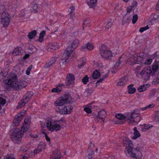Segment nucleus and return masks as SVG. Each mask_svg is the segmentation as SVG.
I'll list each match as a JSON object with an SVG mask.
<instances>
[{
  "mask_svg": "<svg viewBox=\"0 0 159 159\" xmlns=\"http://www.w3.org/2000/svg\"><path fill=\"white\" fill-rule=\"evenodd\" d=\"M25 11L24 10H22L20 12L19 16L20 17H24L25 15Z\"/></svg>",
  "mask_w": 159,
  "mask_h": 159,
  "instance_id": "13d9d810",
  "label": "nucleus"
},
{
  "mask_svg": "<svg viewBox=\"0 0 159 159\" xmlns=\"http://www.w3.org/2000/svg\"><path fill=\"white\" fill-rule=\"evenodd\" d=\"M30 120V117L25 118L24 120V123L21 127L20 130L17 128H15L13 130V132L10 135V138L15 143L19 144L21 142L23 133L28 130V127Z\"/></svg>",
  "mask_w": 159,
  "mask_h": 159,
  "instance_id": "f257e3e1",
  "label": "nucleus"
},
{
  "mask_svg": "<svg viewBox=\"0 0 159 159\" xmlns=\"http://www.w3.org/2000/svg\"><path fill=\"white\" fill-rule=\"evenodd\" d=\"M59 46L57 43H54L52 44L49 45L47 48L48 51L51 52L52 50L57 49L58 48Z\"/></svg>",
  "mask_w": 159,
  "mask_h": 159,
  "instance_id": "a878e982",
  "label": "nucleus"
},
{
  "mask_svg": "<svg viewBox=\"0 0 159 159\" xmlns=\"http://www.w3.org/2000/svg\"><path fill=\"white\" fill-rule=\"evenodd\" d=\"M138 19V16L137 15L135 14L133 16L132 19V23L135 24L137 21Z\"/></svg>",
  "mask_w": 159,
  "mask_h": 159,
  "instance_id": "3c124183",
  "label": "nucleus"
},
{
  "mask_svg": "<svg viewBox=\"0 0 159 159\" xmlns=\"http://www.w3.org/2000/svg\"><path fill=\"white\" fill-rule=\"evenodd\" d=\"M154 120L155 122L159 123V111L156 112L155 114V116L154 118Z\"/></svg>",
  "mask_w": 159,
  "mask_h": 159,
  "instance_id": "37998d69",
  "label": "nucleus"
},
{
  "mask_svg": "<svg viewBox=\"0 0 159 159\" xmlns=\"http://www.w3.org/2000/svg\"><path fill=\"white\" fill-rule=\"evenodd\" d=\"M84 111L88 113H90L92 111L91 109L87 107H86L84 108Z\"/></svg>",
  "mask_w": 159,
  "mask_h": 159,
  "instance_id": "4d7b16f0",
  "label": "nucleus"
},
{
  "mask_svg": "<svg viewBox=\"0 0 159 159\" xmlns=\"http://www.w3.org/2000/svg\"><path fill=\"white\" fill-rule=\"evenodd\" d=\"M97 0H90L88 4L90 8H94L97 6Z\"/></svg>",
  "mask_w": 159,
  "mask_h": 159,
  "instance_id": "c85d7f7f",
  "label": "nucleus"
},
{
  "mask_svg": "<svg viewBox=\"0 0 159 159\" xmlns=\"http://www.w3.org/2000/svg\"><path fill=\"white\" fill-rule=\"evenodd\" d=\"M11 78L7 81H5V84L9 85L11 87H13V84L14 83H16L17 81L16 79L17 76L15 74H11L10 75Z\"/></svg>",
  "mask_w": 159,
  "mask_h": 159,
  "instance_id": "9b49d317",
  "label": "nucleus"
},
{
  "mask_svg": "<svg viewBox=\"0 0 159 159\" xmlns=\"http://www.w3.org/2000/svg\"><path fill=\"white\" fill-rule=\"evenodd\" d=\"M90 23V21L89 20H84L83 23V28L84 30L85 26H89V24Z\"/></svg>",
  "mask_w": 159,
  "mask_h": 159,
  "instance_id": "58836bf2",
  "label": "nucleus"
},
{
  "mask_svg": "<svg viewBox=\"0 0 159 159\" xmlns=\"http://www.w3.org/2000/svg\"><path fill=\"white\" fill-rule=\"evenodd\" d=\"M155 9L157 11L159 10V2H158L156 4Z\"/></svg>",
  "mask_w": 159,
  "mask_h": 159,
  "instance_id": "774afa93",
  "label": "nucleus"
},
{
  "mask_svg": "<svg viewBox=\"0 0 159 159\" xmlns=\"http://www.w3.org/2000/svg\"><path fill=\"white\" fill-rule=\"evenodd\" d=\"M128 61L131 65L137 63L138 55L136 54L132 55L129 57Z\"/></svg>",
  "mask_w": 159,
  "mask_h": 159,
  "instance_id": "dca6fc26",
  "label": "nucleus"
},
{
  "mask_svg": "<svg viewBox=\"0 0 159 159\" xmlns=\"http://www.w3.org/2000/svg\"><path fill=\"white\" fill-rule=\"evenodd\" d=\"M27 84V82L23 80H21L20 82L17 80L15 84L14 83L13 84L12 88L17 89H21L26 87Z\"/></svg>",
  "mask_w": 159,
  "mask_h": 159,
  "instance_id": "9d476101",
  "label": "nucleus"
},
{
  "mask_svg": "<svg viewBox=\"0 0 159 159\" xmlns=\"http://www.w3.org/2000/svg\"><path fill=\"white\" fill-rule=\"evenodd\" d=\"M159 68V66L158 64L156 63L153 65L152 66V73L153 72L154 74V72H156L157 70Z\"/></svg>",
  "mask_w": 159,
  "mask_h": 159,
  "instance_id": "a19ab883",
  "label": "nucleus"
},
{
  "mask_svg": "<svg viewBox=\"0 0 159 159\" xmlns=\"http://www.w3.org/2000/svg\"><path fill=\"white\" fill-rule=\"evenodd\" d=\"M141 66H138L136 68L135 71L137 73H139V71L141 69Z\"/></svg>",
  "mask_w": 159,
  "mask_h": 159,
  "instance_id": "680f3d73",
  "label": "nucleus"
},
{
  "mask_svg": "<svg viewBox=\"0 0 159 159\" xmlns=\"http://www.w3.org/2000/svg\"><path fill=\"white\" fill-rule=\"evenodd\" d=\"M33 95V93L31 91L27 92L23 97L22 98L25 102H27L30 100L31 97Z\"/></svg>",
  "mask_w": 159,
  "mask_h": 159,
  "instance_id": "f3484780",
  "label": "nucleus"
},
{
  "mask_svg": "<svg viewBox=\"0 0 159 159\" xmlns=\"http://www.w3.org/2000/svg\"><path fill=\"white\" fill-rule=\"evenodd\" d=\"M86 45L87 48L89 50H93L94 47L93 45L89 43H87Z\"/></svg>",
  "mask_w": 159,
  "mask_h": 159,
  "instance_id": "49530a36",
  "label": "nucleus"
},
{
  "mask_svg": "<svg viewBox=\"0 0 159 159\" xmlns=\"http://www.w3.org/2000/svg\"><path fill=\"white\" fill-rule=\"evenodd\" d=\"M145 60L143 63V64H144L145 65H150L152 61V59L151 58L146 59V58H145Z\"/></svg>",
  "mask_w": 159,
  "mask_h": 159,
  "instance_id": "a18cd8bd",
  "label": "nucleus"
},
{
  "mask_svg": "<svg viewBox=\"0 0 159 159\" xmlns=\"http://www.w3.org/2000/svg\"><path fill=\"white\" fill-rule=\"evenodd\" d=\"M113 25V23L111 22V20L109 21L105 26V28L107 29H109L111 28Z\"/></svg>",
  "mask_w": 159,
  "mask_h": 159,
  "instance_id": "8fccbe9b",
  "label": "nucleus"
},
{
  "mask_svg": "<svg viewBox=\"0 0 159 159\" xmlns=\"http://www.w3.org/2000/svg\"><path fill=\"white\" fill-rule=\"evenodd\" d=\"M5 100L2 98H0V104H4L6 103Z\"/></svg>",
  "mask_w": 159,
  "mask_h": 159,
  "instance_id": "052dcab7",
  "label": "nucleus"
},
{
  "mask_svg": "<svg viewBox=\"0 0 159 159\" xmlns=\"http://www.w3.org/2000/svg\"><path fill=\"white\" fill-rule=\"evenodd\" d=\"M73 52V49L70 47H68L63 54L62 61L63 62H65Z\"/></svg>",
  "mask_w": 159,
  "mask_h": 159,
  "instance_id": "1a4fd4ad",
  "label": "nucleus"
},
{
  "mask_svg": "<svg viewBox=\"0 0 159 159\" xmlns=\"http://www.w3.org/2000/svg\"><path fill=\"white\" fill-rule=\"evenodd\" d=\"M38 7L36 2H33L31 5L30 10L34 12H37L38 10Z\"/></svg>",
  "mask_w": 159,
  "mask_h": 159,
  "instance_id": "cd10ccee",
  "label": "nucleus"
},
{
  "mask_svg": "<svg viewBox=\"0 0 159 159\" xmlns=\"http://www.w3.org/2000/svg\"><path fill=\"white\" fill-rule=\"evenodd\" d=\"M100 53L103 58L108 60L112 57L111 51L107 46L102 44L99 47Z\"/></svg>",
  "mask_w": 159,
  "mask_h": 159,
  "instance_id": "20e7f679",
  "label": "nucleus"
},
{
  "mask_svg": "<svg viewBox=\"0 0 159 159\" xmlns=\"http://www.w3.org/2000/svg\"><path fill=\"white\" fill-rule=\"evenodd\" d=\"M72 101L71 97L67 94H64L57 99L55 102L54 104L56 106H62L64 104L69 103Z\"/></svg>",
  "mask_w": 159,
  "mask_h": 159,
  "instance_id": "39448f33",
  "label": "nucleus"
},
{
  "mask_svg": "<svg viewBox=\"0 0 159 159\" xmlns=\"http://www.w3.org/2000/svg\"><path fill=\"white\" fill-rule=\"evenodd\" d=\"M36 34V31L35 30H34L29 33L28 37L29 39H32L35 37Z\"/></svg>",
  "mask_w": 159,
  "mask_h": 159,
  "instance_id": "72a5a7b5",
  "label": "nucleus"
},
{
  "mask_svg": "<svg viewBox=\"0 0 159 159\" xmlns=\"http://www.w3.org/2000/svg\"><path fill=\"white\" fill-rule=\"evenodd\" d=\"M147 86L146 85H143L138 89V90L140 92H143L147 90Z\"/></svg>",
  "mask_w": 159,
  "mask_h": 159,
  "instance_id": "c9c22d12",
  "label": "nucleus"
},
{
  "mask_svg": "<svg viewBox=\"0 0 159 159\" xmlns=\"http://www.w3.org/2000/svg\"><path fill=\"white\" fill-rule=\"evenodd\" d=\"M30 136L33 138H36L37 137L38 135L35 134H30Z\"/></svg>",
  "mask_w": 159,
  "mask_h": 159,
  "instance_id": "338daca9",
  "label": "nucleus"
},
{
  "mask_svg": "<svg viewBox=\"0 0 159 159\" xmlns=\"http://www.w3.org/2000/svg\"><path fill=\"white\" fill-rule=\"evenodd\" d=\"M143 148V145L141 147L139 145L136 148H134L133 147L130 149V151H128V154L132 157L135 158V159H140L142 157V155L140 150Z\"/></svg>",
  "mask_w": 159,
  "mask_h": 159,
  "instance_id": "423d86ee",
  "label": "nucleus"
},
{
  "mask_svg": "<svg viewBox=\"0 0 159 159\" xmlns=\"http://www.w3.org/2000/svg\"><path fill=\"white\" fill-rule=\"evenodd\" d=\"M132 10V7H129L127 8V13H129Z\"/></svg>",
  "mask_w": 159,
  "mask_h": 159,
  "instance_id": "69168bd1",
  "label": "nucleus"
},
{
  "mask_svg": "<svg viewBox=\"0 0 159 159\" xmlns=\"http://www.w3.org/2000/svg\"><path fill=\"white\" fill-rule=\"evenodd\" d=\"M0 22L3 26L7 27L9 25L11 19V16L8 13L3 12L0 15Z\"/></svg>",
  "mask_w": 159,
  "mask_h": 159,
  "instance_id": "0eeeda50",
  "label": "nucleus"
},
{
  "mask_svg": "<svg viewBox=\"0 0 159 159\" xmlns=\"http://www.w3.org/2000/svg\"><path fill=\"white\" fill-rule=\"evenodd\" d=\"M59 111L61 114H67V109L66 108V106L63 105L58 107Z\"/></svg>",
  "mask_w": 159,
  "mask_h": 159,
  "instance_id": "bb28decb",
  "label": "nucleus"
},
{
  "mask_svg": "<svg viewBox=\"0 0 159 159\" xmlns=\"http://www.w3.org/2000/svg\"><path fill=\"white\" fill-rule=\"evenodd\" d=\"M103 80V78H101L99 80H98L96 83V85L95 86L97 87L98 85H99L98 84V83L99 82H101Z\"/></svg>",
  "mask_w": 159,
  "mask_h": 159,
  "instance_id": "0e129e2a",
  "label": "nucleus"
},
{
  "mask_svg": "<svg viewBox=\"0 0 159 159\" xmlns=\"http://www.w3.org/2000/svg\"><path fill=\"white\" fill-rule=\"evenodd\" d=\"M79 43V41L77 39H75L68 47H70L71 48L73 49V51L78 46Z\"/></svg>",
  "mask_w": 159,
  "mask_h": 159,
  "instance_id": "4be33fe9",
  "label": "nucleus"
},
{
  "mask_svg": "<svg viewBox=\"0 0 159 159\" xmlns=\"http://www.w3.org/2000/svg\"><path fill=\"white\" fill-rule=\"evenodd\" d=\"M73 108V107L70 105L66 106V108L67 109V114H69L70 113Z\"/></svg>",
  "mask_w": 159,
  "mask_h": 159,
  "instance_id": "ea45409f",
  "label": "nucleus"
},
{
  "mask_svg": "<svg viewBox=\"0 0 159 159\" xmlns=\"http://www.w3.org/2000/svg\"><path fill=\"white\" fill-rule=\"evenodd\" d=\"M89 77L87 75H86L82 79V81L84 84H86L89 81Z\"/></svg>",
  "mask_w": 159,
  "mask_h": 159,
  "instance_id": "c03bdc74",
  "label": "nucleus"
},
{
  "mask_svg": "<svg viewBox=\"0 0 159 159\" xmlns=\"http://www.w3.org/2000/svg\"><path fill=\"white\" fill-rule=\"evenodd\" d=\"M15 116H17V120L18 121L20 122L22 119L23 116V115H21L20 113H19L17 115H16Z\"/></svg>",
  "mask_w": 159,
  "mask_h": 159,
  "instance_id": "de8ad7c7",
  "label": "nucleus"
},
{
  "mask_svg": "<svg viewBox=\"0 0 159 159\" xmlns=\"http://www.w3.org/2000/svg\"><path fill=\"white\" fill-rule=\"evenodd\" d=\"M45 147V144L43 143H40L38 145L36 149L34 151V154H37L41 152L42 149H43Z\"/></svg>",
  "mask_w": 159,
  "mask_h": 159,
  "instance_id": "b1692460",
  "label": "nucleus"
},
{
  "mask_svg": "<svg viewBox=\"0 0 159 159\" xmlns=\"http://www.w3.org/2000/svg\"><path fill=\"white\" fill-rule=\"evenodd\" d=\"M45 34V31L44 30L42 31L40 34H39V42H42L43 39V37L44 35Z\"/></svg>",
  "mask_w": 159,
  "mask_h": 159,
  "instance_id": "e433bc0d",
  "label": "nucleus"
},
{
  "mask_svg": "<svg viewBox=\"0 0 159 159\" xmlns=\"http://www.w3.org/2000/svg\"><path fill=\"white\" fill-rule=\"evenodd\" d=\"M65 125V121L63 120H55L53 122L50 120H48L46 122L47 128L51 131L54 130L56 131H59Z\"/></svg>",
  "mask_w": 159,
  "mask_h": 159,
  "instance_id": "7ed1b4c3",
  "label": "nucleus"
},
{
  "mask_svg": "<svg viewBox=\"0 0 159 159\" xmlns=\"http://www.w3.org/2000/svg\"><path fill=\"white\" fill-rule=\"evenodd\" d=\"M27 103L23 99H21L19 102L18 105L16 107V108L19 109L23 107Z\"/></svg>",
  "mask_w": 159,
  "mask_h": 159,
  "instance_id": "473e14b6",
  "label": "nucleus"
},
{
  "mask_svg": "<svg viewBox=\"0 0 159 159\" xmlns=\"http://www.w3.org/2000/svg\"><path fill=\"white\" fill-rule=\"evenodd\" d=\"M152 127V125H142L141 127V130L143 131H144L146 129H148L151 128Z\"/></svg>",
  "mask_w": 159,
  "mask_h": 159,
  "instance_id": "4c0bfd02",
  "label": "nucleus"
},
{
  "mask_svg": "<svg viewBox=\"0 0 159 159\" xmlns=\"http://www.w3.org/2000/svg\"><path fill=\"white\" fill-rule=\"evenodd\" d=\"M133 129L134 131V136L132 137V139H135L140 136V134L137 130L136 127H134Z\"/></svg>",
  "mask_w": 159,
  "mask_h": 159,
  "instance_id": "c756f323",
  "label": "nucleus"
},
{
  "mask_svg": "<svg viewBox=\"0 0 159 159\" xmlns=\"http://www.w3.org/2000/svg\"><path fill=\"white\" fill-rule=\"evenodd\" d=\"M17 116H15V118H14V120L13 121V125L14 126H18L20 123V122L16 120L17 119Z\"/></svg>",
  "mask_w": 159,
  "mask_h": 159,
  "instance_id": "09e8293b",
  "label": "nucleus"
},
{
  "mask_svg": "<svg viewBox=\"0 0 159 159\" xmlns=\"http://www.w3.org/2000/svg\"><path fill=\"white\" fill-rule=\"evenodd\" d=\"M125 54H123L120 58L116 62L115 65L114 66L112 69L111 70V72L113 73H115L118 70L120 67V64L121 63L120 60L122 58H123L125 57Z\"/></svg>",
  "mask_w": 159,
  "mask_h": 159,
  "instance_id": "4468645a",
  "label": "nucleus"
},
{
  "mask_svg": "<svg viewBox=\"0 0 159 159\" xmlns=\"http://www.w3.org/2000/svg\"><path fill=\"white\" fill-rule=\"evenodd\" d=\"M134 85L131 84L128 86V92L129 94H132L134 93L136 90V89L133 87Z\"/></svg>",
  "mask_w": 159,
  "mask_h": 159,
  "instance_id": "7c9ffc66",
  "label": "nucleus"
},
{
  "mask_svg": "<svg viewBox=\"0 0 159 159\" xmlns=\"http://www.w3.org/2000/svg\"><path fill=\"white\" fill-rule=\"evenodd\" d=\"M106 116V111L104 110H102L99 111L98 113V116L99 118V119H101V120L103 122L104 121V118Z\"/></svg>",
  "mask_w": 159,
  "mask_h": 159,
  "instance_id": "393cba45",
  "label": "nucleus"
},
{
  "mask_svg": "<svg viewBox=\"0 0 159 159\" xmlns=\"http://www.w3.org/2000/svg\"><path fill=\"white\" fill-rule=\"evenodd\" d=\"M116 118L120 120H123L126 118L127 119L129 125H135L140 120V117L138 114L135 112V111L131 113H127L126 116L121 114H118L116 116Z\"/></svg>",
  "mask_w": 159,
  "mask_h": 159,
  "instance_id": "f03ea898",
  "label": "nucleus"
},
{
  "mask_svg": "<svg viewBox=\"0 0 159 159\" xmlns=\"http://www.w3.org/2000/svg\"><path fill=\"white\" fill-rule=\"evenodd\" d=\"M61 154L58 150H55L53 153V156L51 157V159H60L61 157Z\"/></svg>",
  "mask_w": 159,
  "mask_h": 159,
  "instance_id": "5701e85b",
  "label": "nucleus"
},
{
  "mask_svg": "<svg viewBox=\"0 0 159 159\" xmlns=\"http://www.w3.org/2000/svg\"><path fill=\"white\" fill-rule=\"evenodd\" d=\"M140 74L144 80H148L151 75H154L153 72L150 67H146L143 68L140 73Z\"/></svg>",
  "mask_w": 159,
  "mask_h": 159,
  "instance_id": "6e6552de",
  "label": "nucleus"
},
{
  "mask_svg": "<svg viewBox=\"0 0 159 159\" xmlns=\"http://www.w3.org/2000/svg\"><path fill=\"white\" fill-rule=\"evenodd\" d=\"M85 61L84 60H80L78 61V67L79 68H81L85 64Z\"/></svg>",
  "mask_w": 159,
  "mask_h": 159,
  "instance_id": "f704fd0d",
  "label": "nucleus"
},
{
  "mask_svg": "<svg viewBox=\"0 0 159 159\" xmlns=\"http://www.w3.org/2000/svg\"><path fill=\"white\" fill-rule=\"evenodd\" d=\"M5 8L3 5L0 4V13L1 14L3 12H5Z\"/></svg>",
  "mask_w": 159,
  "mask_h": 159,
  "instance_id": "603ef678",
  "label": "nucleus"
},
{
  "mask_svg": "<svg viewBox=\"0 0 159 159\" xmlns=\"http://www.w3.org/2000/svg\"><path fill=\"white\" fill-rule=\"evenodd\" d=\"M57 58L56 57H53L48 62H47L45 64L44 67L48 68L52 66L56 62Z\"/></svg>",
  "mask_w": 159,
  "mask_h": 159,
  "instance_id": "aec40b11",
  "label": "nucleus"
},
{
  "mask_svg": "<svg viewBox=\"0 0 159 159\" xmlns=\"http://www.w3.org/2000/svg\"><path fill=\"white\" fill-rule=\"evenodd\" d=\"M43 133L44 135L46 140L48 142H49L50 141V138L48 136L46 133L44 132H43Z\"/></svg>",
  "mask_w": 159,
  "mask_h": 159,
  "instance_id": "bf43d9fd",
  "label": "nucleus"
},
{
  "mask_svg": "<svg viewBox=\"0 0 159 159\" xmlns=\"http://www.w3.org/2000/svg\"><path fill=\"white\" fill-rule=\"evenodd\" d=\"M132 15L129 13H127L124 17L122 20V24L124 25L125 23H129L131 19Z\"/></svg>",
  "mask_w": 159,
  "mask_h": 159,
  "instance_id": "a211bd4d",
  "label": "nucleus"
},
{
  "mask_svg": "<svg viewBox=\"0 0 159 159\" xmlns=\"http://www.w3.org/2000/svg\"><path fill=\"white\" fill-rule=\"evenodd\" d=\"M7 74L5 73L1 72L0 73V80L2 81L4 80L7 76Z\"/></svg>",
  "mask_w": 159,
  "mask_h": 159,
  "instance_id": "79ce46f5",
  "label": "nucleus"
},
{
  "mask_svg": "<svg viewBox=\"0 0 159 159\" xmlns=\"http://www.w3.org/2000/svg\"><path fill=\"white\" fill-rule=\"evenodd\" d=\"M23 53L22 49L20 47L14 49L12 54L14 56H20Z\"/></svg>",
  "mask_w": 159,
  "mask_h": 159,
  "instance_id": "412c9836",
  "label": "nucleus"
},
{
  "mask_svg": "<svg viewBox=\"0 0 159 159\" xmlns=\"http://www.w3.org/2000/svg\"><path fill=\"white\" fill-rule=\"evenodd\" d=\"M145 55L143 53H141L138 56L137 63L139 64H143L145 60Z\"/></svg>",
  "mask_w": 159,
  "mask_h": 159,
  "instance_id": "6ab92c4d",
  "label": "nucleus"
},
{
  "mask_svg": "<svg viewBox=\"0 0 159 159\" xmlns=\"http://www.w3.org/2000/svg\"><path fill=\"white\" fill-rule=\"evenodd\" d=\"M100 76V74L99 72L97 70H95L92 75V77L94 79L99 78Z\"/></svg>",
  "mask_w": 159,
  "mask_h": 159,
  "instance_id": "2f4dec72",
  "label": "nucleus"
},
{
  "mask_svg": "<svg viewBox=\"0 0 159 159\" xmlns=\"http://www.w3.org/2000/svg\"><path fill=\"white\" fill-rule=\"evenodd\" d=\"M63 86L62 84H58V86L56 87V88L57 89V90L58 92H61L62 89V86Z\"/></svg>",
  "mask_w": 159,
  "mask_h": 159,
  "instance_id": "6e6d98bb",
  "label": "nucleus"
},
{
  "mask_svg": "<svg viewBox=\"0 0 159 159\" xmlns=\"http://www.w3.org/2000/svg\"><path fill=\"white\" fill-rule=\"evenodd\" d=\"M87 152L89 155L91 156L94 153L93 151L91 148H89L87 150Z\"/></svg>",
  "mask_w": 159,
  "mask_h": 159,
  "instance_id": "5fc2aeb1",
  "label": "nucleus"
},
{
  "mask_svg": "<svg viewBox=\"0 0 159 159\" xmlns=\"http://www.w3.org/2000/svg\"><path fill=\"white\" fill-rule=\"evenodd\" d=\"M123 140V144L126 145V149L127 151H130V149L133 147V144L132 141L126 137L124 138Z\"/></svg>",
  "mask_w": 159,
  "mask_h": 159,
  "instance_id": "ddd939ff",
  "label": "nucleus"
},
{
  "mask_svg": "<svg viewBox=\"0 0 159 159\" xmlns=\"http://www.w3.org/2000/svg\"><path fill=\"white\" fill-rule=\"evenodd\" d=\"M128 78L127 76H124L120 78L118 82L117 85L121 86H124L127 84L128 81Z\"/></svg>",
  "mask_w": 159,
  "mask_h": 159,
  "instance_id": "2eb2a0df",
  "label": "nucleus"
},
{
  "mask_svg": "<svg viewBox=\"0 0 159 159\" xmlns=\"http://www.w3.org/2000/svg\"><path fill=\"white\" fill-rule=\"evenodd\" d=\"M148 29H149V27L147 25L145 27L140 28L139 30V32L141 33H142Z\"/></svg>",
  "mask_w": 159,
  "mask_h": 159,
  "instance_id": "864d4df0",
  "label": "nucleus"
},
{
  "mask_svg": "<svg viewBox=\"0 0 159 159\" xmlns=\"http://www.w3.org/2000/svg\"><path fill=\"white\" fill-rule=\"evenodd\" d=\"M75 77L73 74L69 73L66 76V84L67 86L72 85L74 82Z\"/></svg>",
  "mask_w": 159,
  "mask_h": 159,
  "instance_id": "f8f14e48",
  "label": "nucleus"
},
{
  "mask_svg": "<svg viewBox=\"0 0 159 159\" xmlns=\"http://www.w3.org/2000/svg\"><path fill=\"white\" fill-rule=\"evenodd\" d=\"M95 121L96 122H101L102 120L101 119H99V118L98 116H97L95 117Z\"/></svg>",
  "mask_w": 159,
  "mask_h": 159,
  "instance_id": "e2e57ef3",
  "label": "nucleus"
}]
</instances>
